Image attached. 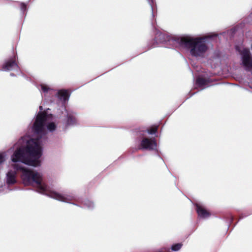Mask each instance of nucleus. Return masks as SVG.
<instances>
[{
  "instance_id": "nucleus-1",
  "label": "nucleus",
  "mask_w": 252,
  "mask_h": 252,
  "mask_svg": "<svg viewBox=\"0 0 252 252\" xmlns=\"http://www.w3.org/2000/svg\"><path fill=\"white\" fill-rule=\"evenodd\" d=\"M9 151H12L9 162V170L6 174L7 185L16 183L17 172L21 171V179L25 186L32 185V137L26 135L19 139Z\"/></svg>"
},
{
  "instance_id": "nucleus-2",
  "label": "nucleus",
  "mask_w": 252,
  "mask_h": 252,
  "mask_svg": "<svg viewBox=\"0 0 252 252\" xmlns=\"http://www.w3.org/2000/svg\"><path fill=\"white\" fill-rule=\"evenodd\" d=\"M48 115L41 112L37 115L35 121L32 125V167L39 166L41 164L40 158L42 155V141L47 138L45 123Z\"/></svg>"
},
{
  "instance_id": "nucleus-3",
  "label": "nucleus",
  "mask_w": 252,
  "mask_h": 252,
  "mask_svg": "<svg viewBox=\"0 0 252 252\" xmlns=\"http://www.w3.org/2000/svg\"><path fill=\"white\" fill-rule=\"evenodd\" d=\"M172 39L180 46L190 49L191 55L195 57L202 56L207 50L208 47L203 37L190 36L173 37Z\"/></svg>"
},
{
  "instance_id": "nucleus-4",
  "label": "nucleus",
  "mask_w": 252,
  "mask_h": 252,
  "mask_svg": "<svg viewBox=\"0 0 252 252\" xmlns=\"http://www.w3.org/2000/svg\"><path fill=\"white\" fill-rule=\"evenodd\" d=\"M32 187L35 188L36 191L62 202H69L72 200V197L71 196L62 195L51 190L49 187L44 183L42 175L33 170H32Z\"/></svg>"
},
{
  "instance_id": "nucleus-5",
  "label": "nucleus",
  "mask_w": 252,
  "mask_h": 252,
  "mask_svg": "<svg viewBox=\"0 0 252 252\" xmlns=\"http://www.w3.org/2000/svg\"><path fill=\"white\" fill-rule=\"evenodd\" d=\"M157 142L155 138L144 137L141 141L140 144L138 146V150H153L156 148Z\"/></svg>"
},
{
  "instance_id": "nucleus-6",
  "label": "nucleus",
  "mask_w": 252,
  "mask_h": 252,
  "mask_svg": "<svg viewBox=\"0 0 252 252\" xmlns=\"http://www.w3.org/2000/svg\"><path fill=\"white\" fill-rule=\"evenodd\" d=\"M242 56L243 65L248 69H252V58L251 56L250 50L247 48L244 49L240 52Z\"/></svg>"
},
{
  "instance_id": "nucleus-7",
  "label": "nucleus",
  "mask_w": 252,
  "mask_h": 252,
  "mask_svg": "<svg viewBox=\"0 0 252 252\" xmlns=\"http://www.w3.org/2000/svg\"><path fill=\"white\" fill-rule=\"evenodd\" d=\"M196 212L198 216L202 218H207L211 216L210 212L206 209L203 206L196 203L195 205Z\"/></svg>"
},
{
  "instance_id": "nucleus-8",
  "label": "nucleus",
  "mask_w": 252,
  "mask_h": 252,
  "mask_svg": "<svg viewBox=\"0 0 252 252\" xmlns=\"http://www.w3.org/2000/svg\"><path fill=\"white\" fill-rule=\"evenodd\" d=\"M18 66L15 61L10 59L4 63L2 65V69L3 71H9L11 70H17Z\"/></svg>"
},
{
  "instance_id": "nucleus-9",
  "label": "nucleus",
  "mask_w": 252,
  "mask_h": 252,
  "mask_svg": "<svg viewBox=\"0 0 252 252\" xmlns=\"http://www.w3.org/2000/svg\"><path fill=\"white\" fill-rule=\"evenodd\" d=\"M67 120H66V125H73L76 124L77 120L75 118L74 114L72 112H68L67 113L66 115Z\"/></svg>"
},
{
  "instance_id": "nucleus-10",
  "label": "nucleus",
  "mask_w": 252,
  "mask_h": 252,
  "mask_svg": "<svg viewBox=\"0 0 252 252\" xmlns=\"http://www.w3.org/2000/svg\"><path fill=\"white\" fill-rule=\"evenodd\" d=\"M69 95L66 90H62L58 92V97L60 99H63L64 101L67 100L69 98Z\"/></svg>"
},
{
  "instance_id": "nucleus-11",
  "label": "nucleus",
  "mask_w": 252,
  "mask_h": 252,
  "mask_svg": "<svg viewBox=\"0 0 252 252\" xmlns=\"http://www.w3.org/2000/svg\"><path fill=\"white\" fill-rule=\"evenodd\" d=\"M156 38L157 41H158L159 42L162 43L165 42L166 41L170 40V38L168 36L162 33L157 34Z\"/></svg>"
},
{
  "instance_id": "nucleus-12",
  "label": "nucleus",
  "mask_w": 252,
  "mask_h": 252,
  "mask_svg": "<svg viewBox=\"0 0 252 252\" xmlns=\"http://www.w3.org/2000/svg\"><path fill=\"white\" fill-rule=\"evenodd\" d=\"M209 82L210 81L208 79L202 77H198L196 79V84L199 87H203L205 85H207Z\"/></svg>"
},
{
  "instance_id": "nucleus-13",
  "label": "nucleus",
  "mask_w": 252,
  "mask_h": 252,
  "mask_svg": "<svg viewBox=\"0 0 252 252\" xmlns=\"http://www.w3.org/2000/svg\"><path fill=\"white\" fill-rule=\"evenodd\" d=\"M7 154L6 152H0V165L3 164L7 159Z\"/></svg>"
},
{
  "instance_id": "nucleus-14",
  "label": "nucleus",
  "mask_w": 252,
  "mask_h": 252,
  "mask_svg": "<svg viewBox=\"0 0 252 252\" xmlns=\"http://www.w3.org/2000/svg\"><path fill=\"white\" fill-rule=\"evenodd\" d=\"M158 129V126H154L147 130V131L150 134H153L157 132Z\"/></svg>"
},
{
  "instance_id": "nucleus-15",
  "label": "nucleus",
  "mask_w": 252,
  "mask_h": 252,
  "mask_svg": "<svg viewBox=\"0 0 252 252\" xmlns=\"http://www.w3.org/2000/svg\"><path fill=\"white\" fill-rule=\"evenodd\" d=\"M46 127L48 130H49L50 131H53L56 129V125H55V124L54 123L51 122V123H49L46 126Z\"/></svg>"
},
{
  "instance_id": "nucleus-16",
  "label": "nucleus",
  "mask_w": 252,
  "mask_h": 252,
  "mask_svg": "<svg viewBox=\"0 0 252 252\" xmlns=\"http://www.w3.org/2000/svg\"><path fill=\"white\" fill-rule=\"evenodd\" d=\"M182 246V244L181 243L175 244L172 246L171 249L173 251H177L181 248Z\"/></svg>"
},
{
  "instance_id": "nucleus-17",
  "label": "nucleus",
  "mask_w": 252,
  "mask_h": 252,
  "mask_svg": "<svg viewBox=\"0 0 252 252\" xmlns=\"http://www.w3.org/2000/svg\"><path fill=\"white\" fill-rule=\"evenodd\" d=\"M41 89L44 92H47L50 88L46 85H42Z\"/></svg>"
},
{
  "instance_id": "nucleus-18",
  "label": "nucleus",
  "mask_w": 252,
  "mask_h": 252,
  "mask_svg": "<svg viewBox=\"0 0 252 252\" xmlns=\"http://www.w3.org/2000/svg\"><path fill=\"white\" fill-rule=\"evenodd\" d=\"M21 10L22 11H24L26 9V5L24 3H21L20 4Z\"/></svg>"
},
{
  "instance_id": "nucleus-19",
  "label": "nucleus",
  "mask_w": 252,
  "mask_h": 252,
  "mask_svg": "<svg viewBox=\"0 0 252 252\" xmlns=\"http://www.w3.org/2000/svg\"><path fill=\"white\" fill-rule=\"evenodd\" d=\"M231 221H232V220H233V218H232V217H231Z\"/></svg>"
},
{
  "instance_id": "nucleus-20",
  "label": "nucleus",
  "mask_w": 252,
  "mask_h": 252,
  "mask_svg": "<svg viewBox=\"0 0 252 252\" xmlns=\"http://www.w3.org/2000/svg\"><path fill=\"white\" fill-rule=\"evenodd\" d=\"M40 109H42V106H40Z\"/></svg>"
}]
</instances>
